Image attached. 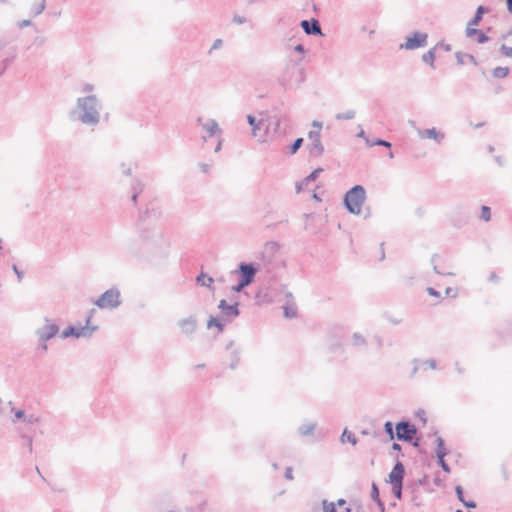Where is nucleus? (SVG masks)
Wrapping results in <instances>:
<instances>
[{
	"instance_id": "393cba45",
	"label": "nucleus",
	"mask_w": 512,
	"mask_h": 512,
	"mask_svg": "<svg viewBox=\"0 0 512 512\" xmlns=\"http://www.w3.org/2000/svg\"><path fill=\"white\" fill-rule=\"evenodd\" d=\"M351 343L354 347H366L367 345L365 337L358 332L353 333Z\"/></svg>"
},
{
	"instance_id": "e433bc0d",
	"label": "nucleus",
	"mask_w": 512,
	"mask_h": 512,
	"mask_svg": "<svg viewBox=\"0 0 512 512\" xmlns=\"http://www.w3.org/2000/svg\"><path fill=\"white\" fill-rule=\"evenodd\" d=\"M436 443H437L436 456L439 457L440 452H443L444 456H446L448 454V451L445 448L444 440L441 437H437Z\"/></svg>"
},
{
	"instance_id": "2f4dec72",
	"label": "nucleus",
	"mask_w": 512,
	"mask_h": 512,
	"mask_svg": "<svg viewBox=\"0 0 512 512\" xmlns=\"http://www.w3.org/2000/svg\"><path fill=\"white\" fill-rule=\"evenodd\" d=\"M422 60L426 64H429L431 67H434L435 48H432V49L428 50L425 54H423Z\"/></svg>"
},
{
	"instance_id": "7c9ffc66",
	"label": "nucleus",
	"mask_w": 512,
	"mask_h": 512,
	"mask_svg": "<svg viewBox=\"0 0 512 512\" xmlns=\"http://www.w3.org/2000/svg\"><path fill=\"white\" fill-rule=\"evenodd\" d=\"M20 437L25 441L24 446L28 449L29 453L33 452V437L31 435L25 434L19 428Z\"/></svg>"
},
{
	"instance_id": "6ab92c4d",
	"label": "nucleus",
	"mask_w": 512,
	"mask_h": 512,
	"mask_svg": "<svg viewBox=\"0 0 512 512\" xmlns=\"http://www.w3.org/2000/svg\"><path fill=\"white\" fill-rule=\"evenodd\" d=\"M252 135H253V137L257 138V140L260 143H264L267 141L268 134L266 132V125L264 124V122L262 120L258 121V124H256L252 128Z\"/></svg>"
},
{
	"instance_id": "49530a36",
	"label": "nucleus",
	"mask_w": 512,
	"mask_h": 512,
	"mask_svg": "<svg viewBox=\"0 0 512 512\" xmlns=\"http://www.w3.org/2000/svg\"><path fill=\"white\" fill-rule=\"evenodd\" d=\"M392 485V489H393V494L394 496L397 498V499H401L402 497V486H403V483L401 484H391Z\"/></svg>"
},
{
	"instance_id": "ddd939ff",
	"label": "nucleus",
	"mask_w": 512,
	"mask_h": 512,
	"mask_svg": "<svg viewBox=\"0 0 512 512\" xmlns=\"http://www.w3.org/2000/svg\"><path fill=\"white\" fill-rule=\"evenodd\" d=\"M300 26L307 35L323 36L320 23L315 18L302 20Z\"/></svg>"
},
{
	"instance_id": "864d4df0",
	"label": "nucleus",
	"mask_w": 512,
	"mask_h": 512,
	"mask_svg": "<svg viewBox=\"0 0 512 512\" xmlns=\"http://www.w3.org/2000/svg\"><path fill=\"white\" fill-rule=\"evenodd\" d=\"M500 52H501L504 56L512 58V47H508V46H506L505 44H503V45L500 47Z\"/></svg>"
},
{
	"instance_id": "a211bd4d",
	"label": "nucleus",
	"mask_w": 512,
	"mask_h": 512,
	"mask_svg": "<svg viewBox=\"0 0 512 512\" xmlns=\"http://www.w3.org/2000/svg\"><path fill=\"white\" fill-rule=\"evenodd\" d=\"M90 319H91V316H88L86 318V325L85 326H79V327L75 326V328H74V333H75L74 337H76V338H79V337L88 338V337L92 336V334L97 330V327L96 326H93V327L89 326Z\"/></svg>"
},
{
	"instance_id": "f8f14e48",
	"label": "nucleus",
	"mask_w": 512,
	"mask_h": 512,
	"mask_svg": "<svg viewBox=\"0 0 512 512\" xmlns=\"http://www.w3.org/2000/svg\"><path fill=\"white\" fill-rule=\"evenodd\" d=\"M276 292L270 286L261 287L255 295L257 304H270L274 302Z\"/></svg>"
},
{
	"instance_id": "cd10ccee",
	"label": "nucleus",
	"mask_w": 512,
	"mask_h": 512,
	"mask_svg": "<svg viewBox=\"0 0 512 512\" xmlns=\"http://www.w3.org/2000/svg\"><path fill=\"white\" fill-rule=\"evenodd\" d=\"M371 498L374 502L377 503V505L384 510V503L380 499L379 489L378 486L375 483H372L371 487Z\"/></svg>"
},
{
	"instance_id": "8fccbe9b",
	"label": "nucleus",
	"mask_w": 512,
	"mask_h": 512,
	"mask_svg": "<svg viewBox=\"0 0 512 512\" xmlns=\"http://www.w3.org/2000/svg\"><path fill=\"white\" fill-rule=\"evenodd\" d=\"M284 315L287 318H292L296 316V309L290 306H284Z\"/></svg>"
},
{
	"instance_id": "79ce46f5",
	"label": "nucleus",
	"mask_w": 512,
	"mask_h": 512,
	"mask_svg": "<svg viewBox=\"0 0 512 512\" xmlns=\"http://www.w3.org/2000/svg\"><path fill=\"white\" fill-rule=\"evenodd\" d=\"M24 422L28 423V424H37L40 422V417L31 413V414H26L25 416V419H24Z\"/></svg>"
},
{
	"instance_id": "0eeeda50",
	"label": "nucleus",
	"mask_w": 512,
	"mask_h": 512,
	"mask_svg": "<svg viewBox=\"0 0 512 512\" xmlns=\"http://www.w3.org/2000/svg\"><path fill=\"white\" fill-rule=\"evenodd\" d=\"M95 304L100 309H115L120 304V291L117 288H111L105 291L96 301Z\"/></svg>"
},
{
	"instance_id": "4468645a",
	"label": "nucleus",
	"mask_w": 512,
	"mask_h": 512,
	"mask_svg": "<svg viewBox=\"0 0 512 512\" xmlns=\"http://www.w3.org/2000/svg\"><path fill=\"white\" fill-rule=\"evenodd\" d=\"M218 308L221 310L222 316L228 320H232L240 314L238 302L230 305L223 299L219 302Z\"/></svg>"
},
{
	"instance_id": "0e129e2a",
	"label": "nucleus",
	"mask_w": 512,
	"mask_h": 512,
	"mask_svg": "<svg viewBox=\"0 0 512 512\" xmlns=\"http://www.w3.org/2000/svg\"><path fill=\"white\" fill-rule=\"evenodd\" d=\"M284 477L287 480H293V470H292V467H287L286 468Z\"/></svg>"
},
{
	"instance_id": "603ef678",
	"label": "nucleus",
	"mask_w": 512,
	"mask_h": 512,
	"mask_svg": "<svg viewBox=\"0 0 512 512\" xmlns=\"http://www.w3.org/2000/svg\"><path fill=\"white\" fill-rule=\"evenodd\" d=\"M74 328H75V326H69V327H67V328L62 332L61 337H62V338H64V339H65V338H68V337H70V336H73V337H74V334H75V333H74Z\"/></svg>"
},
{
	"instance_id": "473e14b6",
	"label": "nucleus",
	"mask_w": 512,
	"mask_h": 512,
	"mask_svg": "<svg viewBox=\"0 0 512 512\" xmlns=\"http://www.w3.org/2000/svg\"><path fill=\"white\" fill-rule=\"evenodd\" d=\"M341 441L342 442L348 441L352 445H356L358 440L352 432L348 431L347 429H344V431L341 435Z\"/></svg>"
},
{
	"instance_id": "c85d7f7f",
	"label": "nucleus",
	"mask_w": 512,
	"mask_h": 512,
	"mask_svg": "<svg viewBox=\"0 0 512 512\" xmlns=\"http://www.w3.org/2000/svg\"><path fill=\"white\" fill-rule=\"evenodd\" d=\"M455 56H456V59H457V63L459 65H463L465 63L464 58H468V60L473 65H477L478 64L476 58L473 55H471V54H464L462 52H456Z\"/></svg>"
},
{
	"instance_id": "412c9836",
	"label": "nucleus",
	"mask_w": 512,
	"mask_h": 512,
	"mask_svg": "<svg viewBox=\"0 0 512 512\" xmlns=\"http://www.w3.org/2000/svg\"><path fill=\"white\" fill-rule=\"evenodd\" d=\"M466 36L467 37L476 36L478 43H485L489 40V37L484 32H482L481 30L476 29L474 27L466 28Z\"/></svg>"
},
{
	"instance_id": "f257e3e1",
	"label": "nucleus",
	"mask_w": 512,
	"mask_h": 512,
	"mask_svg": "<svg viewBox=\"0 0 512 512\" xmlns=\"http://www.w3.org/2000/svg\"><path fill=\"white\" fill-rule=\"evenodd\" d=\"M101 103L94 94L79 97L76 106L69 113L73 121H79L87 126H97L100 122Z\"/></svg>"
},
{
	"instance_id": "72a5a7b5",
	"label": "nucleus",
	"mask_w": 512,
	"mask_h": 512,
	"mask_svg": "<svg viewBox=\"0 0 512 512\" xmlns=\"http://www.w3.org/2000/svg\"><path fill=\"white\" fill-rule=\"evenodd\" d=\"M509 74V68L508 67H496L492 71V75L495 78H505Z\"/></svg>"
},
{
	"instance_id": "bb28decb",
	"label": "nucleus",
	"mask_w": 512,
	"mask_h": 512,
	"mask_svg": "<svg viewBox=\"0 0 512 512\" xmlns=\"http://www.w3.org/2000/svg\"><path fill=\"white\" fill-rule=\"evenodd\" d=\"M143 189H144V184L140 180H135L133 182V184H132L133 194H132L131 199L134 203H136L137 197L143 191Z\"/></svg>"
},
{
	"instance_id": "c9c22d12",
	"label": "nucleus",
	"mask_w": 512,
	"mask_h": 512,
	"mask_svg": "<svg viewBox=\"0 0 512 512\" xmlns=\"http://www.w3.org/2000/svg\"><path fill=\"white\" fill-rule=\"evenodd\" d=\"M355 115L356 113L354 110H348L346 112L336 114L335 118L337 120H352Z\"/></svg>"
},
{
	"instance_id": "09e8293b",
	"label": "nucleus",
	"mask_w": 512,
	"mask_h": 512,
	"mask_svg": "<svg viewBox=\"0 0 512 512\" xmlns=\"http://www.w3.org/2000/svg\"><path fill=\"white\" fill-rule=\"evenodd\" d=\"M383 146L386 148H391V143L389 141L383 140V139H376L374 142L369 143V146Z\"/></svg>"
},
{
	"instance_id": "4be33fe9",
	"label": "nucleus",
	"mask_w": 512,
	"mask_h": 512,
	"mask_svg": "<svg viewBox=\"0 0 512 512\" xmlns=\"http://www.w3.org/2000/svg\"><path fill=\"white\" fill-rule=\"evenodd\" d=\"M487 11L488 9L486 7L479 6L476 10L474 17L469 21L467 27L477 26L479 22L482 20L483 14L486 13Z\"/></svg>"
},
{
	"instance_id": "4d7b16f0",
	"label": "nucleus",
	"mask_w": 512,
	"mask_h": 512,
	"mask_svg": "<svg viewBox=\"0 0 512 512\" xmlns=\"http://www.w3.org/2000/svg\"><path fill=\"white\" fill-rule=\"evenodd\" d=\"M247 286H248L247 283H245V282H243L242 280L239 279L238 284L232 286V290L234 292H241Z\"/></svg>"
},
{
	"instance_id": "f3484780",
	"label": "nucleus",
	"mask_w": 512,
	"mask_h": 512,
	"mask_svg": "<svg viewBox=\"0 0 512 512\" xmlns=\"http://www.w3.org/2000/svg\"><path fill=\"white\" fill-rule=\"evenodd\" d=\"M178 324L181 328L182 333L186 335L193 334L197 329V320L194 316H189L185 319H181L178 322Z\"/></svg>"
},
{
	"instance_id": "20e7f679",
	"label": "nucleus",
	"mask_w": 512,
	"mask_h": 512,
	"mask_svg": "<svg viewBox=\"0 0 512 512\" xmlns=\"http://www.w3.org/2000/svg\"><path fill=\"white\" fill-rule=\"evenodd\" d=\"M58 333L59 326L49 318H44V325L35 330V335L38 338L37 350L46 353L48 350L47 341L54 338Z\"/></svg>"
},
{
	"instance_id": "6e6d98bb",
	"label": "nucleus",
	"mask_w": 512,
	"mask_h": 512,
	"mask_svg": "<svg viewBox=\"0 0 512 512\" xmlns=\"http://www.w3.org/2000/svg\"><path fill=\"white\" fill-rule=\"evenodd\" d=\"M412 364L414 366H413V369L411 372V377H414L416 375V373L419 371V369L421 368V365H420L421 361L418 359H413Z\"/></svg>"
},
{
	"instance_id": "c756f323",
	"label": "nucleus",
	"mask_w": 512,
	"mask_h": 512,
	"mask_svg": "<svg viewBox=\"0 0 512 512\" xmlns=\"http://www.w3.org/2000/svg\"><path fill=\"white\" fill-rule=\"evenodd\" d=\"M46 8V0H41L31 6L30 12L33 16L40 15Z\"/></svg>"
},
{
	"instance_id": "9d476101",
	"label": "nucleus",
	"mask_w": 512,
	"mask_h": 512,
	"mask_svg": "<svg viewBox=\"0 0 512 512\" xmlns=\"http://www.w3.org/2000/svg\"><path fill=\"white\" fill-rule=\"evenodd\" d=\"M321 135L319 130H311L308 133V139L311 143L307 146L311 156L318 157L324 152V147L321 143Z\"/></svg>"
},
{
	"instance_id": "a18cd8bd",
	"label": "nucleus",
	"mask_w": 512,
	"mask_h": 512,
	"mask_svg": "<svg viewBox=\"0 0 512 512\" xmlns=\"http://www.w3.org/2000/svg\"><path fill=\"white\" fill-rule=\"evenodd\" d=\"M239 360H240V357H239V353L238 351H233L232 352V359H231V362L229 363V367L231 369H235L239 363Z\"/></svg>"
},
{
	"instance_id": "a878e982",
	"label": "nucleus",
	"mask_w": 512,
	"mask_h": 512,
	"mask_svg": "<svg viewBox=\"0 0 512 512\" xmlns=\"http://www.w3.org/2000/svg\"><path fill=\"white\" fill-rule=\"evenodd\" d=\"M315 428H316V424L312 423V422H309V423H305V424L301 425L298 428V432L302 436H309V435H311L313 433Z\"/></svg>"
},
{
	"instance_id": "b1692460",
	"label": "nucleus",
	"mask_w": 512,
	"mask_h": 512,
	"mask_svg": "<svg viewBox=\"0 0 512 512\" xmlns=\"http://www.w3.org/2000/svg\"><path fill=\"white\" fill-rule=\"evenodd\" d=\"M155 236H161V233L155 232L152 229H143L139 233V240H141L143 242H147V241L151 240L152 238H154Z\"/></svg>"
},
{
	"instance_id": "052dcab7",
	"label": "nucleus",
	"mask_w": 512,
	"mask_h": 512,
	"mask_svg": "<svg viewBox=\"0 0 512 512\" xmlns=\"http://www.w3.org/2000/svg\"><path fill=\"white\" fill-rule=\"evenodd\" d=\"M31 24H32L31 20H29V19H24V20H21V21L17 22V27H18L19 29H23V28H25V27L30 26Z\"/></svg>"
},
{
	"instance_id": "ea45409f",
	"label": "nucleus",
	"mask_w": 512,
	"mask_h": 512,
	"mask_svg": "<svg viewBox=\"0 0 512 512\" xmlns=\"http://www.w3.org/2000/svg\"><path fill=\"white\" fill-rule=\"evenodd\" d=\"M303 144V138H297L293 144L289 147V153L295 154Z\"/></svg>"
},
{
	"instance_id": "4c0bfd02",
	"label": "nucleus",
	"mask_w": 512,
	"mask_h": 512,
	"mask_svg": "<svg viewBox=\"0 0 512 512\" xmlns=\"http://www.w3.org/2000/svg\"><path fill=\"white\" fill-rule=\"evenodd\" d=\"M437 458H438V464L441 466L443 471L449 473L451 471V469H450V466L446 463V461L444 459L445 458L444 453L440 452L439 457H437Z\"/></svg>"
},
{
	"instance_id": "423d86ee",
	"label": "nucleus",
	"mask_w": 512,
	"mask_h": 512,
	"mask_svg": "<svg viewBox=\"0 0 512 512\" xmlns=\"http://www.w3.org/2000/svg\"><path fill=\"white\" fill-rule=\"evenodd\" d=\"M289 126V119L286 115H274L269 118L268 124L266 125V132L272 133L273 136L280 137L284 136Z\"/></svg>"
},
{
	"instance_id": "9b49d317",
	"label": "nucleus",
	"mask_w": 512,
	"mask_h": 512,
	"mask_svg": "<svg viewBox=\"0 0 512 512\" xmlns=\"http://www.w3.org/2000/svg\"><path fill=\"white\" fill-rule=\"evenodd\" d=\"M258 268L253 263L241 262L238 266V272L240 274V280L250 285L257 273Z\"/></svg>"
},
{
	"instance_id": "680f3d73",
	"label": "nucleus",
	"mask_w": 512,
	"mask_h": 512,
	"mask_svg": "<svg viewBox=\"0 0 512 512\" xmlns=\"http://www.w3.org/2000/svg\"><path fill=\"white\" fill-rule=\"evenodd\" d=\"M12 269H13L14 273L16 274L18 281H21L24 277V273L18 269L16 264L12 265Z\"/></svg>"
},
{
	"instance_id": "f03ea898",
	"label": "nucleus",
	"mask_w": 512,
	"mask_h": 512,
	"mask_svg": "<svg viewBox=\"0 0 512 512\" xmlns=\"http://www.w3.org/2000/svg\"><path fill=\"white\" fill-rule=\"evenodd\" d=\"M304 80L305 70L295 61H289L278 78L280 85L284 88L297 87L303 83Z\"/></svg>"
},
{
	"instance_id": "aec40b11",
	"label": "nucleus",
	"mask_w": 512,
	"mask_h": 512,
	"mask_svg": "<svg viewBox=\"0 0 512 512\" xmlns=\"http://www.w3.org/2000/svg\"><path fill=\"white\" fill-rule=\"evenodd\" d=\"M322 171V168H317L314 171H312L307 177H305L300 183H297V193H300L304 189V187L307 186L310 182L315 181Z\"/></svg>"
},
{
	"instance_id": "37998d69",
	"label": "nucleus",
	"mask_w": 512,
	"mask_h": 512,
	"mask_svg": "<svg viewBox=\"0 0 512 512\" xmlns=\"http://www.w3.org/2000/svg\"><path fill=\"white\" fill-rule=\"evenodd\" d=\"M420 365L423 369L430 368V369L434 370L437 368V364L434 359H427V360L421 361Z\"/></svg>"
},
{
	"instance_id": "e2e57ef3",
	"label": "nucleus",
	"mask_w": 512,
	"mask_h": 512,
	"mask_svg": "<svg viewBox=\"0 0 512 512\" xmlns=\"http://www.w3.org/2000/svg\"><path fill=\"white\" fill-rule=\"evenodd\" d=\"M12 411H14V414H15V418H16V419H18V420H19V419H23V420L25 419L26 413H25V411H24V410H21V409H19V410H14V409H12Z\"/></svg>"
},
{
	"instance_id": "39448f33",
	"label": "nucleus",
	"mask_w": 512,
	"mask_h": 512,
	"mask_svg": "<svg viewBox=\"0 0 512 512\" xmlns=\"http://www.w3.org/2000/svg\"><path fill=\"white\" fill-rule=\"evenodd\" d=\"M197 122L202 128L201 138L204 142H206L208 138H211L216 135L219 136L217 145L215 147V152H219L222 146V140L220 138L222 130L220 129L216 120L207 119L206 121H203L201 117H198Z\"/></svg>"
},
{
	"instance_id": "5701e85b",
	"label": "nucleus",
	"mask_w": 512,
	"mask_h": 512,
	"mask_svg": "<svg viewBox=\"0 0 512 512\" xmlns=\"http://www.w3.org/2000/svg\"><path fill=\"white\" fill-rule=\"evenodd\" d=\"M213 282L214 279L203 272L196 277V283L203 287L211 288Z\"/></svg>"
},
{
	"instance_id": "7ed1b4c3",
	"label": "nucleus",
	"mask_w": 512,
	"mask_h": 512,
	"mask_svg": "<svg viewBox=\"0 0 512 512\" xmlns=\"http://www.w3.org/2000/svg\"><path fill=\"white\" fill-rule=\"evenodd\" d=\"M365 199V188L362 185H355L346 192L344 196V205L351 214L359 215Z\"/></svg>"
},
{
	"instance_id": "c03bdc74",
	"label": "nucleus",
	"mask_w": 512,
	"mask_h": 512,
	"mask_svg": "<svg viewBox=\"0 0 512 512\" xmlns=\"http://www.w3.org/2000/svg\"><path fill=\"white\" fill-rule=\"evenodd\" d=\"M323 512H336V507L333 502H328L327 500L322 501Z\"/></svg>"
},
{
	"instance_id": "de8ad7c7",
	"label": "nucleus",
	"mask_w": 512,
	"mask_h": 512,
	"mask_svg": "<svg viewBox=\"0 0 512 512\" xmlns=\"http://www.w3.org/2000/svg\"><path fill=\"white\" fill-rule=\"evenodd\" d=\"M265 249L267 251H270L272 253H275L278 251L279 249V244L275 241H270V242H267L266 245H265Z\"/></svg>"
},
{
	"instance_id": "bf43d9fd",
	"label": "nucleus",
	"mask_w": 512,
	"mask_h": 512,
	"mask_svg": "<svg viewBox=\"0 0 512 512\" xmlns=\"http://www.w3.org/2000/svg\"><path fill=\"white\" fill-rule=\"evenodd\" d=\"M222 44H223L222 39H216V40L213 42V44H212V46H211V48H210V50H209V53H211L213 50H216V49L221 48V47H222Z\"/></svg>"
},
{
	"instance_id": "2eb2a0df",
	"label": "nucleus",
	"mask_w": 512,
	"mask_h": 512,
	"mask_svg": "<svg viewBox=\"0 0 512 512\" xmlns=\"http://www.w3.org/2000/svg\"><path fill=\"white\" fill-rule=\"evenodd\" d=\"M417 134L421 139H433L438 144L442 143L445 138V134L434 127L430 129L417 128Z\"/></svg>"
},
{
	"instance_id": "69168bd1",
	"label": "nucleus",
	"mask_w": 512,
	"mask_h": 512,
	"mask_svg": "<svg viewBox=\"0 0 512 512\" xmlns=\"http://www.w3.org/2000/svg\"><path fill=\"white\" fill-rule=\"evenodd\" d=\"M247 121L249 123L250 126H252V128L258 124V121L256 120V118L252 115H247Z\"/></svg>"
},
{
	"instance_id": "dca6fc26",
	"label": "nucleus",
	"mask_w": 512,
	"mask_h": 512,
	"mask_svg": "<svg viewBox=\"0 0 512 512\" xmlns=\"http://www.w3.org/2000/svg\"><path fill=\"white\" fill-rule=\"evenodd\" d=\"M404 475V465L402 464V462L397 461L392 471L389 473V481L391 484H401L403 483Z\"/></svg>"
},
{
	"instance_id": "338daca9",
	"label": "nucleus",
	"mask_w": 512,
	"mask_h": 512,
	"mask_svg": "<svg viewBox=\"0 0 512 512\" xmlns=\"http://www.w3.org/2000/svg\"><path fill=\"white\" fill-rule=\"evenodd\" d=\"M94 90V86L90 83H86L82 87V92H92Z\"/></svg>"
},
{
	"instance_id": "1a4fd4ad",
	"label": "nucleus",
	"mask_w": 512,
	"mask_h": 512,
	"mask_svg": "<svg viewBox=\"0 0 512 512\" xmlns=\"http://www.w3.org/2000/svg\"><path fill=\"white\" fill-rule=\"evenodd\" d=\"M428 35L422 32H414L406 38V41L400 45L401 49L414 50L427 45Z\"/></svg>"
},
{
	"instance_id": "13d9d810",
	"label": "nucleus",
	"mask_w": 512,
	"mask_h": 512,
	"mask_svg": "<svg viewBox=\"0 0 512 512\" xmlns=\"http://www.w3.org/2000/svg\"><path fill=\"white\" fill-rule=\"evenodd\" d=\"M232 21H233V23H235L237 25H242L247 21V19L241 15H234Z\"/></svg>"
},
{
	"instance_id": "774afa93",
	"label": "nucleus",
	"mask_w": 512,
	"mask_h": 512,
	"mask_svg": "<svg viewBox=\"0 0 512 512\" xmlns=\"http://www.w3.org/2000/svg\"><path fill=\"white\" fill-rule=\"evenodd\" d=\"M466 508H475L476 503L472 500H466L462 503Z\"/></svg>"
},
{
	"instance_id": "6e6552de",
	"label": "nucleus",
	"mask_w": 512,
	"mask_h": 512,
	"mask_svg": "<svg viewBox=\"0 0 512 512\" xmlns=\"http://www.w3.org/2000/svg\"><path fill=\"white\" fill-rule=\"evenodd\" d=\"M417 434V428L409 421H400L396 424V437L400 441L410 442Z\"/></svg>"
},
{
	"instance_id": "a19ab883",
	"label": "nucleus",
	"mask_w": 512,
	"mask_h": 512,
	"mask_svg": "<svg viewBox=\"0 0 512 512\" xmlns=\"http://www.w3.org/2000/svg\"><path fill=\"white\" fill-rule=\"evenodd\" d=\"M384 431L385 433L389 436V438L391 440H393L396 436V434L394 433V429H393V424L392 422L390 421H387L385 424H384Z\"/></svg>"
},
{
	"instance_id": "5fc2aeb1",
	"label": "nucleus",
	"mask_w": 512,
	"mask_h": 512,
	"mask_svg": "<svg viewBox=\"0 0 512 512\" xmlns=\"http://www.w3.org/2000/svg\"><path fill=\"white\" fill-rule=\"evenodd\" d=\"M455 492H456L458 500L461 503H463L465 501L463 488L460 485H457L455 487Z\"/></svg>"
},
{
	"instance_id": "58836bf2",
	"label": "nucleus",
	"mask_w": 512,
	"mask_h": 512,
	"mask_svg": "<svg viewBox=\"0 0 512 512\" xmlns=\"http://www.w3.org/2000/svg\"><path fill=\"white\" fill-rule=\"evenodd\" d=\"M480 218L485 222H488L491 219V209L488 206L481 207Z\"/></svg>"
},
{
	"instance_id": "3c124183",
	"label": "nucleus",
	"mask_w": 512,
	"mask_h": 512,
	"mask_svg": "<svg viewBox=\"0 0 512 512\" xmlns=\"http://www.w3.org/2000/svg\"><path fill=\"white\" fill-rule=\"evenodd\" d=\"M436 258H437V256H436V255H434V256L432 257V259H431L432 263L434 264V265H433V269H434L435 273L440 274V275H452V273H451V272H446V271L440 270V269L438 268V266L435 264Z\"/></svg>"
},
{
	"instance_id": "f704fd0d",
	"label": "nucleus",
	"mask_w": 512,
	"mask_h": 512,
	"mask_svg": "<svg viewBox=\"0 0 512 512\" xmlns=\"http://www.w3.org/2000/svg\"><path fill=\"white\" fill-rule=\"evenodd\" d=\"M207 327H217L219 332L224 330V324L216 317H211L207 322Z\"/></svg>"
}]
</instances>
